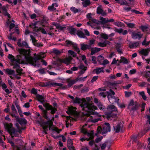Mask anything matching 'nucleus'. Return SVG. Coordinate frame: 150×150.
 Listing matches in <instances>:
<instances>
[{
    "instance_id": "obj_1",
    "label": "nucleus",
    "mask_w": 150,
    "mask_h": 150,
    "mask_svg": "<svg viewBox=\"0 0 150 150\" xmlns=\"http://www.w3.org/2000/svg\"><path fill=\"white\" fill-rule=\"evenodd\" d=\"M18 51L20 54L18 55L16 58L10 54H8V58L11 61V65L13 66V68L16 69V72L19 74H21L23 71V69L20 66V64H25V61L35 67L38 66L37 61L42 58H44L45 56V53L41 52L37 54H35L34 58H33L30 56V50H27L24 49L18 48Z\"/></svg>"
},
{
    "instance_id": "obj_2",
    "label": "nucleus",
    "mask_w": 150,
    "mask_h": 150,
    "mask_svg": "<svg viewBox=\"0 0 150 150\" xmlns=\"http://www.w3.org/2000/svg\"><path fill=\"white\" fill-rule=\"evenodd\" d=\"M95 110L91 109V111H86V120L88 122L95 123L100 120L101 115L97 112L93 111Z\"/></svg>"
},
{
    "instance_id": "obj_3",
    "label": "nucleus",
    "mask_w": 150,
    "mask_h": 150,
    "mask_svg": "<svg viewBox=\"0 0 150 150\" xmlns=\"http://www.w3.org/2000/svg\"><path fill=\"white\" fill-rule=\"evenodd\" d=\"M91 98L89 97H87L85 98L82 99V103L80 105L83 110L90 111L91 109H97V108L93 103H90Z\"/></svg>"
},
{
    "instance_id": "obj_4",
    "label": "nucleus",
    "mask_w": 150,
    "mask_h": 150,
    "mask_svg": "<svg viewBox=\"0 0 150 150\" xmlns=\"http://www.w3.org/2000/svg\"><path fill=\"white\" fill-rule=\"evenodd\" d=\"M4 125L5 129L10 133L12 137H18V132L20 133L22 132L21 129L16 130L13 128V125L11 123H6Z\"/></svg>"
},
{
    "instance_id": "obj_5",
    "label": "nucleus",
    "mask_w": 150,
    "mask_h": 150,
    "mask_svg": "<svg viewBox=\"0 0 150 150\" xmlns=\"http://www.w3.org/2000/svg\"><path fill=\"white\" fill-rule=\"evenodd\" d=\"M36 97L37 98L38 101L42 104L45 107L47 110H51L52 114H54L56 111V109L54 107H53L52 106L50 105L48 103H43L44 102V97L42 95L37 94L36 95Z\"/></svg>"
},
{
    "instance_id": "obj_6",
    "label": "nucleus",
    "mask_w": 150,
    "mask_h": 150,
    "mask_svg": "<svg viewBox=\"0 0 150 150\" xmlns=\"http://www.w3.org/2000/svg\"><path fill=\"white\" fill-rule=\"evenodd\" d=\"M110 131V124L108 123L105 122L103 125L102 128L100 126H98L97 132L98 133H100L102 134H104Z\"/></svg>"
},
{
    "instance_id": "obj_7",
    "label": "nucleus",
    "mask_w": 150,
    "mask_h": 150,
    "mask_svg": "<svg viewBox=\"0 0 150 150\" xmlns=\"http://www.w3.org/2000/svg\"><path fill=\"white\" fill-rule=\"evenodd\" d=\"M38 108L42 110L44 117L47 120V121L46 122V124L49 127H50L52 125V120H54V118L53 117L51 120L48 118L47 116V110H44L42 105H39Z\"/></svg>"
},
{
    "instance_id": "obj_8",
    "label": "nucleus",
    "mask_w": 150,
    "mask_h": 150,
    "mask_svg": "<svg viewBox=\"0 0 150 150\" xmlns=\"http://www.w3.org/2000/svg\"><path fill=\"white\" fill-rule=\"evenodd\" d=\"M64 45L68 47H72L75 50L79 53L80 52L79 49L78 48L77 44L75 43L72 42L71 41L69 40H66Z\"/></svg>"
},
{
    "instance_id": "obj_9",
    "label": "nucleus",
    "mask_w": 150,
    "mask_h": 150,
    "mask_svg": "<svg viewBox=\"0 0 150 150\" xmlns=\"http://www.w3.org/2000/svg\"><path fill=\"white\" fill-rule=\"evenodd\" d=\"M139 106L137 102H134L133 100H130L128 107V108L130 109V111H134Z\"/></svg>"
},
{
    "instance_id": "obj_10",
    "label": "nucleus",
    "mask_w": 150,
    "mask_h": 150,
    "mask_svg": "<svg viewBox=\"0 0 150 150\" xmlns=\"http://www.w3.org/2000/svg\"><path fill=\"white\" fill-rule=\"evenodd\" d=\"M111 144L112 142L111 141L106 140L100 145L101 149L102 150H104L106 147H107L109 149L111 146Z\"/></svg>"
},
{
    "instance_id": "obj_11",
    "label": "nucleus",
    "mask_w": 150,
    "mask_h": 150,
    "mask_svg": "<svg viewBox=\"0 0 150 150\" xmlns=\"http://www.w3.org/2000/svg\"><path fill=\"white\" fill-rule=\"evenodd\" d=\"M17 44L18 46L19 47H25L26 48H29L30 47L26 42L24 41H21V39L18 40Z\"/></svg>"
},
{
    "instance_id": "obj_12",
    "label": "nucleus",
    "mask_w": 150,
    "mask_h": 150,
    "mask_svg": "<svg viewBox=\"0 0 150 150\" xmlns=\"http://www.w3.org/2000/svg\"><path fill=\"white\" fill-rule=\"evenodd\" d=\"M81 132L84 134H87V136L90 139H93L94 138V133L93 131L88 132L85 129L83 128L81 129Z\"/></svg>"
},
{
    "instance_id": "obj_13",
    "label": "nucleus",
    "mask_w": 150,
    "mask_h": 150,
    "mask_svg": "<svg viewBox=\"0 0 150 150\" xmlns=\"http://www.w3.org/2000/svg\"><path fill=\"white\" fill-rule=\"evenodd\" d=\"M76 109L75 107L71 106L68 109L66 112L69 114L75 115L77 114Z\"/></svg>"
},
{
    "instance_id": "obj_14",
    "label": "nucleus",
    "mask_w": 150,
    "mask_h": 150,
    "mask_svg": "<svg viewBox=\"0 0 150 150\" xmlns=\"http://www.w3.org/2000/svg\"><path fill=\"white\" fill-rule=\"evenodd\" d=\"M143 36V35L141 34L139 32H133L132 34V38L134 39H140Z\"/></svg>"
},
{
    "instance_id": "obj_15",
    "label": "nucleus",
    "mask_w": 150,
    "mask_h": 150,
    "mask_svg": "<svg viewBox=\"0 0 150 150\" xmlns=\"http://www.w3.org/2000/svg\"><path fill=\"white\" fill-rule=\"evenodd\" d=\"M108 98L110 102V103H111V102H110V99L111 98H115V101L116 102L117 99L115 98V92L113 91H112L111 89H110V90L109 92H108Z\"/></svg>"
},
{
    "instance_id": "obj_16",
    "label": "nucleus",
    "mask_w": 150,
    "mask_h": 150,
    "mask_svg": "<svg viewBox=\"0 0 150 150\" xmlns=\"http://www.w3.org/2000/svg\"><path fill=\"white\" fill-rule=\"evenodd\" d=\"M107 118L108 120H113L115 121L117 118V114L113 113L107 115Z\"/></svg>"
},
{
    "instance_id": "obj_17",
    "label": "nucleus",
    "mask_w": 150,
    "mask_h": 150,
    "mask_svg": "<svg viewBox=\"0 0 150 150\" xmlns=\"http://www.w3.org/2000/svg\"><path fill=\"white\" fill-rule=\"evenodd\" d=\"M139 45V42L138 41L135 42H130L129 44V47L131 49L136 48Z\"/></svg>"
},
{
    "instance_id": "obj_18",
    "label": "nucleus",
    "mask_w": 150,
    "mask_h": 150,
    "mask_svg": "<svg viewBox=\"0 0 150 150\" xmlns=\"http://www.w3.org/2000/svg\"><path fill=\"white\" fill-rule=\"evenodd\" d=\"M97 13L98 14H101L102 16H105L106 15V12L103 10L101 6H99L97 8Z\"/></svg>"
},
{
    "instance_id": "obj_19",
    "label": "nucleus",
    "mask_w": 150,
    "mask_h": 150,
    "mask_svg": "<svg viewBox=\"0 0 150 150\" xmlns=\"http://www.w3.org/2000/svg\"><path fill=\"white\" fill-rule=\"evenodd\" d=\"M72 142V140L71 139H68L67 140V146L69 150H74Z\"/></svg>"
},
{
    "instance_id": "obj_20",
    "label": "nucleus",
    "mask_w": 150,
    "mask_h": 150,
    "mask_svg": "<svg viewBox=\"0 0 150 150\" xmlns=\"http://www.w3.org/2000/svg\"><path fill=\"white\" fill-rule=\"evenodd\" d=\"M71 60V59L69 58L60 59L59 61L61 63H63L67 65H68L70 64Z\"/></svg>"
},
{
    "instance_id": "obj_21",
    "label": "nucleus",
    "mask_w": 150,
    "mask_h": 150,
    "mask_svg": "<svg viewBox=\"0 0 150 150\" xmlns=\"http://www.w3.org/2000/svg\"><path fill=\"white\" fill-rule=\"evenodd\" d=\"M0 8L2 10V12L3 14H4L5 16H7L8 18H10V15L7 12L6 7L4 6L1 7H0Z\"/></svg>"
},
{
    "instance_id": "obj_22",
    "label": "nucleus",
    "mask_w": 150,
    "mask_h": 150,
    "mask_svg": "<svg viewBox=\"0 0 150 150\" xmlns=\"http://www.w3.org/2000/svg\"><path fill=\"white\" fill-rule=\"evenodd\" d=\"M58 5L57 3H53L51 6H49L48 7V9L50 11H53L56 10L55 7H57Z\"/></svg>"
},
{
    "instance_id": "obj_23",
    "label": "nucleus",
    "mask_w": 150,
    "mask_h": 150,
    "mask_svg": "<svg viewBox=\"0 0 150 150\" xmlns=\"http://www.w3.org/2000/svg\"><path fill=\"white\" fill-rule=\"evenodd\" d=\"M107 110L109 111H116L117 110L116 107L113 105H108L107 107Z\"/></svg>"
},
{
    "instance_id": "obj_24",
    "label": "nucleus",
    "mask_w": 150,
    "mask_h": 150,
    "mask_svg": "<svg viewBox=\"0 0 150 150\" xmlns=\"http://www.w3.org/2000/svg\"><path fill=\"white\" fill-rule=\"evenodd\" d=\"M104 67L98 68L94 69V71L96 74H98L100 73L104 72Z\"/></svg>"
},
{
    "instance_id": "obj_25",
    "label": "nucleus",
    "mask_w": 150,
    "mask_h": 150,
    "mask_svg": "<svg viewBox=\"0 0 150 150\" xmlns=\"http://www.w3.org/2000/svg\"><path fill=\"white\" fill-rule=\"evenodd\" d=\"M91 4L90 0H85L82 2V4L84 7H87L89 6Z\"/></svg>"
},
{
    "instance_id": "obj_26",
    "label": "nucleus",
    "mask_w": 150,
    "mask_h": 150,
    "mask_svg": "<svg viewBox=\"0 0 150 150\" xmlns=\"http://www.w3.org/2000/svg\"><path fill=\"white\" fill-rule=\"evenodd\" d=\"M16 120L21 125H25L26 123V120L25 119H20L19 117L18 119L17 120Z\"/></svg>"
},
{
    "instance_id": "obj_27",
    "label": "nucleus",
    "mask_w": 150,
    "mask_h": 150,
    "mask_svg": "<svg viewBox=\"0 0 150 150\" xmlns=\"http://www.w3.org/2000/svg\"><path fill=\"white\" fill-rule=\"evenodd\" d=\"M149 51L147 49H143L139 52V53L145 56H147Z\"/></svg>"
},
{
    "instance_id": "obj_28",
    "label": "nucleus",
    "mask_w": 150,
    "mask_h": 150,
    "mask_svg": "<svg viewBox=\"0 0 150 150\" xmlns=\"http://www.w3.org/2000/svg\"><path fill=\"white\" fill-rule=\"evenodd\" d=\"M79 67L80 69L82 70L80 71V73L81 74H83L87 69L86 67L84 66L83 65L81 64L79 65Z\"/></svg>"
},
{
    "instance_id": "obj_29",
    "label": "nucleus",
    "mask_w": 150,
    "mask_h": 150,
    "mask_svg": "<svg viewBox=\"0 0 150 150\" xmlns=\"http://www.w3.org/2000/svg\"><path fill=\"white\" fill-rule=\"evenodd\" d=\"M109 42L108 41L105 40L103 42H100L98 43V45L100 47H103L106 46L108 44Z\"/></svg>"
},
{
    "instance_id": "obj_30",
    "label": "nucleus",
    "mask_w": 150,
    "mask_h": 150,
    "mask_svg": "<svg viewBox=\"0 0 150 150\" xmlns=\"http://www.w3.org/2000/svg\"><path fill=\"white\" fill-rule=\"evenodd\" d=\"M101 50V49L98 47H95L91 49V54L93 55L95 53L100 51Z\"/></svg>"
},
{
    "instance_id": "obj_31",
    "label": "nucleus",
    "mask_w": 150,
    "mask_h": 150,
    "mask_svg": "<svg viewBox=\"0 0 150 150\" xmlns=\"http://www.w3.org/2000/svg\"><path fill=\"white\" fill-rule=\"evenodd\" d=\"M100 21H99V24L104 25L107 23V19L103 17H100Z\"/></svg>"
},
{
    "instance_id": "obj_32",
    "label": "nucleus",
    "mask_w": 150,
    "mask_h": 150,
    "mask_svg": "<svg viewBox=\"0 0 150 150\" xmlns=\"http://www.w3.org/2000/svg\"><path fill=\"white\" fill-rule=\"evenodd\" d=\"M81 49L82 50H85L87 49L90 48V46L88 45L82 44L81 45Z\"/></svg>"
},
{
    "instance_id": "obj_33",
    "label": "nucleus",
    "mask_w": 150,
    "mask_h": 150,
    "mask_svg": "<svg viewBox=\"0 0 150 150\" xmlns=\"http://www.w3.org/2000/svg\"><path fill=\"white\" fill-rule=\"evenodd\" d=\"M77 34L80 38H85L86 36L81 31L78 30L77 32Z\"/></svg>"
},
{
    "instance_id": "obj_34",
    "label": "nucleus",
    "mask_w": 150,
    "mask_h": 150,
    "mask_svg": "<svg viewBox=\"0 0 150 150\" xmlns=\"http://www.w3.org/2000/svg\"><path fill=\"white\" fill-rule=\"evenodd\" d=\"M73 103H82V99H81L80 98L78 97H76L74 98V100H73Z\"/></svg>"
},
{
    "instance_id": "obj_35",
    "label": "nucleus",
    "mask_w": 150,
    "mask_h": 150,
    "mask_svg": "<svg viewBox=\"0 0 150 150\" xmlns=\"http://www.w3.org/2000/svg\"><path fill=\"white\" fill-rule=\"evenodd\" d=\"M54 25V24H53ZM54 25L56 27L62 30H64L66 29V27L64 25L61 26L60 25L57 24H54Z\"/></svg>"
},
{
    "instance_id": "obj_36",
    "label": "nucleus",
    "mask_w": 150,
    "mask_h": 150,
    "mask_svg": "<svg viewBox=\"0 0 150 150\" xmlns=\"http://www.w3.org/2000/svg\"><path fill=\"white\" fill-rule=\"evenodd\" d=\"M5 71L8 74L10 75H13L15 73V71L13 70L8 69H6Z\"/></svg>"
},
{
    "instance_id": "obj_37",
    "label": "nucleus",
    "mask_w": 150,
    "mask_h": 150,
    "mask_svg": "<svg viewBox=\"0 0 150 150\" xmlns=\"http://www.w3.org/2000/svg\"><path fill=\"white\" fill-rule=\"evenodd\" d=\"M70 10L74 13H76L81 11L80 9H77L74 7H71L70 8Z\"/></svg>"
},
{
    "instance_id": "obj_38",
    "label": "nucleus",
    "mask_w": 150,
    "mask_h": 150,
    "mask_svg": "<svg viewBox=\"0 0 150 150\" xmlns=\"http://www.w3.org/2000/svg\"><path fill=\"white\" fill-rule=\"evenodd\" d=\"M104 59V57L103 56L101 55H99L98 56L97 58V60L100 65L101 63H102Z\"/></svg>"
},
{
    "instance_id": "obj_39",
    "label": "nucleus",
    "mask_w": 150,
    "mask_h": 150,
    "mask_svg": "<svg viewBox=\"0 0 150 150\" xmlns=\"http://www.w3.org/2000/svg\"><path fill=\"white\" fill-rule=\"evenodd\" d=\"M97 105L100 110H104L105 107L101 103H98V104H97Z\"/></svg>"
},
{
    "instance_id": "obj_40",
    "label": "nucleus",
    "mask_w": 150,
    "mask_h": 150,
    "mask_svg": "<svg viewBox=\"0 0 150 150\" xmlns=\"http://www.w3.org/2000/svg\"><path fill=\"white\" fill-rule=\"evenodd\" d=\"M9 142L11 144V145L13 147L14 149L16 150H20V147L16 146L14 145V143L12 141H9Z\"/></svg>"
},
{
    "instance_id": "obj_41",
    "label": "nucleus",
    "mask_w": 150,
    "mask_h": 150,
    "mask_svg": "<svg viewBox=\"0 0 150 150\" xmlns=\"http://www.w3.org/2000/svg\"><path fill=\"white\" fill-rule=\"evenodd\" d=\"M113 127L115 130V132L116 133H118L120 132L121 128V127L120 125L118 124L115 127V126H114Z\"/></svg>"
},
{
    "instance_id": "obj_42",
    "label": "nucleus",
    "mask_w": 150,
    "mask_h": 150,
    "mask_svg": "<svg viewBox=\"0 0 150 150\" xmlns=\"http://www.w3.org/2000/svg\"><path fill=\"white\" fill-rule=\"evenodd\" d=\"M150 43V41L148 42H146V38H145L144 41L142 42V45L144 46L145 47H146L148 46L149 44Z\"/></svg>"
},
{
    "instance_id": "obj_43",
    "label": "nucleus",
    "mask_w": 150,
    "mask_h": 150,
    "mask_svg": "<svg viewBox=\"0 0 150 150\" xmlns=\"http://www.w3.org/2000/svg\"><path fill=\"white\" fill-rule=\"evenodd\" d=\"M139 94L142 97L143 99L144 100H146V97L145 95L144 91H142L139 93Z\"/></svg>"
},
{
    "instance_id": "obj_44",
    "label": "nucleus",
    "mask_w": 150,
    "mask_h": 150,
    "mask_svg": "<svg viewBox=\"0 0 150 150\" xmlns=\"http://www.w3.org/2000/svg\"><path fill=\"white\" fill-rule=\"evenodd\" d=\"M10 114L12 117H15L16 118V120L18 119V117H19V116L17 115V112L16 113L15 112H12L10 113Z\"/></svg>"
},
{
    "instance_id": "obj_45",
    "label": "nucleus",
    "mask_w": 150,
    "mask_h": 150,
    "mask_svg": "<svg viewBox=\"0 0 150 150\" xmlns=\"http://www.w3.org/2000/svg\"><path fill=\"white\" fill-rule=\"evenodd\" d=\"M53 86V84L49 82H47L44 83V85H41V86L43 87H48L51 86Z\"/></svg>"
},
{
    "instance_id": "obj_46",
    "label": "nucleus",
    "mask_w": 150,
    "mask_h": 150,
    "mask_svg": "<svg viewBox=\"0 0 150 150\" xmlns=\"http://www.w3.org/2000/svg\"><path fill=\"white\" fill-rule=\"evenodd\" d=\"M89 20L91 21L92 23H93L98 25L99 24V21H97L95 19H93L92 18L91 19H90Z\"/></svg>"
},
{
    "instance_id": "obj_47",
    "label": "nucleus",
    "mask_w": 150,
    "mask_h": 150,
    "mask_svg": "<svg viewBox=\"0 0 150 150\" xmlns=\"http://www.w3.org/2000/svg\"><path fill=\"white\" fill-rule=\"evenodd\" d=\"M121 60L122 61V63L124 64H127L128 63V62L127 60L124 57H121Z\"/></svg>"
},
{
    "instance_id": "obj_48",
    "label": "nucleus",
    "mask_w": 150,
    "mask_h": 150,
    "mask_svg": "<svg viewBox=\"0 0 150 150\" xmlns=\"http://www.w3.org/2000/svg\"><path fill=\"white\" fill-rule=\"evenodd\" d=\"M76 81H76V79L75 80H73L69 82L68 86L69 87H70L72 85H73L76 82Z\"/></svg>"
},
{
    "instance_id": "obj_49",
    "label": "nucleus",
    "mask_w": 150,
    "mask_h": 150,
    "mask_svg": "<svg viewBox=\"0 0 150 150\" xmlns=\"http://www.w3.org/2000/svg\"><path fill=\"white\" fill-rule=\"evenodd\" d=\"M39 31H40L43 34H45L47 33V32L44 29L42 28L41 27H40L38 28L37 32Z\"/></svg>"
},
{
    "instance_id": "obj_50",
    "label": "nucleus",
    "mask_w": 150,
    "mask_h": 150,
    "mask_svg": "<svg viewBox=\"0 0 150 150\" xmlns=\"http://www.w3.org/2000/svg\"><path fill=\"white\" fill-rule=\"evenodd\" d=\"M126 24L127 26L129 28H132L134 27L135 24L132 23H127Z\"/></svg>"
},
{
    "instance_id": "obj_51",
    "label": "nucleus",
    "mask_w": 150,
    "mask_h": 150,
    "mask_svg": "<svg viewBox=\"0 0 150 150\" xmlns=\"http://www.w3.org/2000/svg\"><path fill=\"white\" fill-rule=\"evenodd\" d=\"M109 63V62L106 59H104L103 60L102 63H101V65H105L106 64H108Z\"/></svg>"
},
{
    "instance_id": "obj_52",
    "label": "nucleus",
    "mask_w": 150,
    "mask_h": 150,
    "mask_svg": "<svg viewBox=\"0 0 150 150\" xmlns=\"http://www.w3.org/2000/svg\"><path fill=\"white\" fill-rule=\"evenodd\" d=\"M115 31L116 32L119 33H122L123 31V30L122 28L118 29L116 28H115Z\"/></svg>"
},
{
    "instance_id": "obj_53",
    "label": "nucleus",
    "mask_w": 150,
    "mask_h": 150,
    "mask_svg": "<svg viewBox=\"0 0 150 150\" xmlns=\"http://www.w3.org/2000/svg\"><path fill=\"white\" fill-rule=\"evenodd\" d=\"M22 2V0H14L13 2V4L14 5H16L17 4H21Z\"/></svg>"
},
{
    "instance_id": "obj_54",
    "label": "nucleus",
    "mask_w": 150,
    "mask_h": 150,
    "mask_svg": "<svg viewBox=\"0 0 150 150\" xmlns=\"http://www.w3.org/2000/svg\"><path fill=\"white\" fill-rule=\"evenodd\" d=\"M131 11L132 13H134L136 14H142L143 13L142 12H140L139 11L136 10L135 9H132V10H131Z\"/></svg>"
},
{
    "instance_id": "obj_55",
    "label": "nucleus",
    "mask_w": 150,
    "mask_h": 150,
    "mask_svg": "<svg viewBox=\"0 0 150 150\" xmlns=\"http://www.w3.org/2000/svg\"><path fill=\"white\" fill-rule=\"evenodd\" d=\"M68 52L69 54L74 57H75L76 56V54L72 50H69L68 51Z\"/></svg>"
},
{
    "instance_id": "obj_56",
    "label": "nucleus",
    "mask_w": 150,
    "mask_h": 150,
    "mask_svg": "<svg viewBox=\"0 0 150 150\" xmlns=\"http://www.w3.org/2000/svg\"><path fill=\"white\" fill-rule=\"evenodd\" d=\"M87 76H86L85 77H81L79 79H76V81H85V79H86V78L87 77Z\"/></svg>"
},
{
    "instance_id": "obj_57",
    "label": "nucleus",
    "mask_w": 150,
    "mask_h": 150,
    "mask_svg": "<svg viewBox=\"0 0 150 150\" xmlns=\"http://www.w3.org/2000/svg\"><path fill=\"white\" fill-rule=\"evenodd\" d=\"M34 45L38 47H42L43 45V44L41 43H37V42L35 43Z\"/></svg>"
},
{
    "instance_id": "obj_58",
    "label": "nucleus",
    "mask_w": 150,
    "mask_h": 150,
    "mask_svg": "<svg viewBox=\"0 0 150 150\" xmlns=\"http://www.w3.org/2000/svg\"><path fill=\"white\" fill-rule=\"evenodd\" d=\"M0 84L1 86L2 87L3 90H4L6 88L7 86L4 83H1V82H0Z\"/></svg>"
},
{
    "instance_id": "obj_59",
    "label": "nucleus",
    "mask_w": 150,
    "mask_h": 150,
    "mask_svg": "<svg viewBox=\"0 0 150 150\" xmlns=\"http://www.w3.org/2000/svg\"><path fill=\"white\" fill-rule=\"evenodd\" d=\"M30 37L31 38V40H32V42L33 43V44H34L35 43L37 42V40L35 39V38L32 35H30Z\"/></svg>"
},
{
    "instance_id": "obj_60",
    "label": "nucleus",
    "mask_w": 150,
    "mask_h": 150,
    "mask_svg": "<svg viewBox=\"0 0 150 150\" xmlns=\"http://www.w3.org/2000/svg\"><path fill=\"white\" fill-rule=\"evenodd\" d=\"M125 96L127 97H129L132 94L131 92H125Z\"/></svg>"
},
{
    "instance_id": "obj_61",
    "label": "nucleus",
    "mask_w": 150,
    "mask_h": 150,
    "mask_svg": "<svg viewBox=\"0 0 150 150\" xmlns=\"http://www.w3.org/2000/svg\"><path fill=\"white\" fill-rule=\"evenodd\" d=\"M47 20L48 19L46 18V17H44L41 20V22L42 23V24L43 25V23H46Z\"/></svg>"
},
{
    "instance_id": "obj_62",
    "label": "nucleus",
    "mask_w": 150,
    "mask_h": 150,
    "mask_svg": "<svg viewBox=\"0 0 150 150\" xmlns=\"http://www.w3.org/2000/svg\"><path fill=\"white\" fill-rule=\"evenodd\" d=\"M123 10L124 11H125L126 12H128L130 11H131V10H132V9H131V8L130 7H125L123 8Z\"/></svg>"
},
{
    "instance_id": "obj_63",
    "label": "nucleus",
    "mask_w": 150,
    "mask_h": 150,
    "mask_svg": "<svg viewBox=\"0 0 150 150\" xmlns=\"http://www.w3.org/2000/svg\"><path fill=\"white\" fill-rule=\"evenodd\" d=\"M98 78V76H94L93 77V78L91 80V83H93Z\"/></svg>"
},
{
    "instance_id": "obj_64",
    "label": "nucleus",
    "mask_w": 150,
    "mask_h": 150,
    "mask_svg": "<svg viewBox=\"0 0 150 150\" xmlns=\"http://www.w3.org/2000/svg\"><path fill=\"white\" fill-rule=\"evenodd\" d=\"M31 93L37 95L38 94L37 93V91L36 89H35L34 88H33L32 89L31 91Z\"/></svg>"
}]
</instances>
